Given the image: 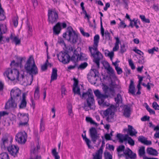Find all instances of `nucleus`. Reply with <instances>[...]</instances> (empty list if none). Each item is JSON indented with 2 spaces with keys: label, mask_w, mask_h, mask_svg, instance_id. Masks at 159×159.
<instances>
[{
  "label": "nucleus",
  "mask_w": 159,
  "mask_h": 159,
  "mask_svg": "<svg viewBox=\"0 0 159 159\" xmlns=\"http://www.w3.org/2000/svg\"><path fill=\"white\" fill-rule=\"evenodd\" d=\"M97 47L94 46L93 47H89V49L91 56L94 58L93 61L95 63L98 68H99L100 61L103 58L102 54L98 50Z\"/></svg>",
  "instance_id": "obj_6"
},
{
  "label": "nucleus",
  "mask_w": 159,
  "mask_h": 159,
  "mask_svg": "<svg viewBox=\"0 0 159 159\" xmlns=\"http://www.w3.org/2000/svg\"><path fill=\"white\" fill-rule=\"evenodd\" d=\"M150 117L147 116H145L141 118V120L142 121H146L147 120H149Z\"/></svg>",
  "instance_id": "obj_59"
},
{
  "label": "nucleus",
  "mask_w": 159,
  "mask_h": 159,
  "mask_svg": "<svg viewBox=\"0 0 159 159\" xmlns=\"http://www.w3.org/2000/svg\"><path fill=\"white\" fill-rule=\"evenodd\" d=\"M63 37L73 44H75L78 40V34L71 26L67 28V31L63 34Z\"/></svg>",
  "instance_id": "obj_5"
},
{
  "label": "nucleus",
  "mask_w": 159,
  "mask_h": 159,
  "mask_svg": "<svg viewBox=\"0 0 159 159\" xmlns=\"http://www.w3.org/2000/svg\"><path fill=\"white\" fill-rule=\"evenodd\" d=\"M66 91V89L64 86H62L61 88V95L62 97L64 95H66L65 92Z\"/></svg>",
  "instance_id": "obj_58"
},
{
  "label": "nucleus",
  "mask_w": 159,
  "mask_h": 159,
  "mask_svg": "<svg viewBox=\"0 0 159 159\" xmlns=\"http://www.w3.org/2000/svg\"><path fill=\"white\" fill-rule=\"evenodd\" d=\"M132 23L134 22V25H133V26H135L137 29L139 28V26L137 25L138 23H139L140 21H138V20H135L134 19L132 20Z\"/></svg>",
  "instance_id": "obj_54"
},
{
  "label": "nucleus",
  "mask_w": 159,
  "mask_h": 159,
  "mask_svg": "<svg viewBox=\"0 0 159 159\" xmlns=\"http://www.w3.org/2000/svg\"><path fill=\"white\" fill-rule=\"evenodd\" d=\"M24 61L23 58L22 57H20L18 59V62L15 63L14 65L15 66H20V67H21L22 63Z\"/></svg>",
  "instance_id": "obj_39"
},
{
  "label": "nucleus",
  "mask_w": 159,
  "mask_h": 159,
  "mask_svg": "<svg viewBox=\"0 0 159 159\" xmlns=\"http://www.w3.org/2000/svg\"><path fill=\"white\" fill-rule=\"evenodd\" d=\"M130 107L127 105L124 106V115L126 117H129L130 114Z\"/></svg>",
  "instance_id": "obj_22"
},
{
  "label": "nucleus",
  "mask_w": 159,
  "mask_h": 159,
  "mask_svg": "<svg viewBox=\"0 0 159 159\" xmlns=\"http://www.w3.org/2000/svg\"><path fill=\"white\" fill-rule=\"evenodd\" d=\"M80 30L81 33L84 36L88 37L90 36L89 34L88 33L85 32L82 28H80Z\"/></svg>",
  "instance_id": "obj_48"
},
{
  "label": "nucleus",
  "mask_w": 159,
  "mask_h": 159,
  "mask_svg": "<svg viewBox=\"0 0 159 159\" xmlns=\"http://www.w3.org/2000/svg\"><path fill=\"white\" fill-rule=\"evenodd\" d=\"M99 39V36L98 34L94 36L93 39V45H94V46H98Z\"/></svg>",
  "instance_id": "obj_35"
},
{
  "label": "nucleus",
  "mask_w": 159,
  "mask_h": 159,
  "mask_svg": "<svg viewBox=\"0 0 159 159\" xmlns=\"http://www.w3.org/2000/svg\"><path fill=\"white\" fill-rule=\"evenodd\" d=\"M61 29L60 23L58 22L53 27V32L55 34H58L60 33Z\"/></svg>",
  "instance_id": "obj_25"
},
{
  "label": "nucleus",
  "mask_w": 159,
  "mask_h": 159,
  "mask_svg": "<svg viewBox=\"0 0 159 159\" xmlns=\"http://www.w3.org/2000/svg\"><path fill=\"white\" fill-rule=\"evenodd\" d=\"M145 147L142 146L138 150L139 155L140 157L143 156L145 154Z\"/></svg>",
  "instance_id": "obj_33"
},
{
  "label": "nucleus",
  "mask_w": 159,
  "mask_h": 159,
  "mask_svg": "<svg viewBox=\"0 0 159 159\" xmlns=\"http://www.w3.org/2000/svg\"><path fill=\"white\" fill-rule=\"evenodd\" d=\"M25 77L24 75V73H23L22 74H21L20 77H19V79L16 80H18L19 81H25Z\"/></svg>",
  "instance_id": "obj_51"
},
{
  "label": "nucleus",
  "mask_w": 159,
  "mask_h": 159,
  "mask_svg": "<svg viewBox=\"0 0 159 159\" xmlns=\"http://www.w3.org/2000/svg\"><path fill=\"white\" fill-rule=\"evenodd\" d=\"M6 73L8 78L11 80H14L16 78L19 79V71L16 69H14L13 70L9 69Z\"/></svg>",
  "instance_id": "obj_9"
},
{
  "label": "nucleus",
  "mask_w": 159,
  "mask_h": 159,
  "mask_svg": "<svg viewBox=\"0 0 159 159\" xmlns=\"http://www.w3.org/2000/svg\"><path fill=\"white\" fill-rule=\"evenodd\" d=\"M21 91L19 89H12L10 92V98L11 99H13L15 100L19 101V99H21L20 95Z\"/></svg>",
  "instance_id": "obj_13"
},
{
  "label": "nucleus",
  "mask_w": 159,
  "mask_h": 159,
  "mask_svg": "<svg viewBox=\"0 0 159 159\" xmlns=\"http://www.w3.org/2000/svg\"><path fill=\"white\" fill-rule=\"evenodd\" d=\"M116 137L120 143H123L124 141L127 140L128 143L131 146H133L135 144L134 141L127 134L124 135L120 133L117 134Z\"/></svg>",
  "instance_id": "obj_8"
},
{
  "label": "nucleus",
  "mask_w": 159,
  "mask_h": 159,
  "mask_svg": "<svg viewBox=\"0 0 159 159\" xmlns=\"http://www.w3.org/2000/svg\"><path fill=\"white\" fill-rule=\"evenodd\" d=\"M18 116L20 118L21 121L28 122L29 120L28 114L19 113L18 114Z\"/></svg>",
  "instance_id": "obj_20"
},
{
  "label": "nucleus",
  "mask_w": 159,
  "mask_h": 159,
  "mask_svg": "<svg viewBox=\"0 0 159 159\" xmlns=\"http://www.w3.org/2000/svg\"><path fill=\"white\" fill-rule=\"evenodd\" d=\"M68 115L71 117H72L73 116V113L72 111V106L69 105L68 107Z\"/></svg>",
  "instance_id": "obj_45"
},
{
  "label": "nucleus",
  "mask_w": 159,
  "mask_h": 159,
  "mask_svg": "<svg viewBox=\"0 0 159 159\" xmlns=\"http://www.w3.org/2000/svg\"><path fill=\"white\" fill-rule=\"evenodd\" d=\"M128 133L131 136H135L137 133V132L135 130L133 127L130 125H128Z\"/></svg>",
  "instance_id": "obj_28"
},
{
  "label": "nucleus",
  "mask_w": 159,
  "mask_h": 159,
  "mask_svg": "<svg viewBox=\"0 0 159 159\" xmlns=\"http://www.w3.org/2000/svg\"><path fill=\"white\" fill-rule=\"evenodd\" d=\"M57 70L56 68H53L51 77V82L52 81L56 80L57 79Z\"/></svg>",
  "instance_id": "obj_26"
},
{
  "label": "nucleus",
  "mask_w": 159,
  "mask_h": 159,
  "mask_svg": "<svg viewBox=\"0 0 159 159\" xmlns=\"http://www.w3.org/2000/svg\"><path fill=\"white\" fill-rule=\"evenodd\" d=\"M115 100L116 102V105H119V103L122 102V99L120 93H118L116 97L115 98Z\"/></svg>",
  "instance_id": "obj_30"
},
{
  "label": "nucleus",
  "mask_w": 159,
  "mask_h": 159,
  "mask_svg": "<svg viewBox=\"0 0 159 159\" xmlns=\"http://www.w3.org/2000/svg\"><path fill=\"white\" fill-rule=\"evenodd\" d=\"M10 38L15 43L16 45H19L20 44V40L17 36L13 37L12 34H11Z\"/></svg>",
  "instance_id": "obj_29"
},
{
  "label": "nucleus",
  "mask_w": 159,
  "mask_h": 159,
  "mask_svg": "<svg viewBox=\"0 0 159 159\" xmlns=\"http://www.w3.org/2000/svg\"><path fill=\"white\" fill-rule=\"evenodd\" d=\"M9 141L8 138L6 137H4L2 139V142L1 143V148L3 150L6 149V148L9 146Z\"/></svg>",
  "instance_id": "obj_17"
},
{
  "label": "nucleus",
  "mask_w": 159,
  "mask_h": 159,
  "mask_svg": "<svg viewBox=\"0 0 159 159\" xmlns=\"http://www.w3.org/2000/svg\"><path fill=\"white\" fill-rule=\"evenodd\" d=\"M39 89L38 88H37L36 89L34 93V97L35 99H38L39 98Z\"/></svg>",
  "instance_id": "obj_44"
},
{
  "label": "nucleus",
  "mask_w": 159,
  "mask_h": 159,
  "mask_svg": "<svg viewBox=\"0 0 159 159\" xmlns=\"http://www.w3.org/2000/svg\"><path fill=\"white\" fill-rule=\"evenodd\" d=\"M120 51V52L122 53L126 51V49L125 48V45L124 44H123L122 45H121Z\"/></svg>",
  "instance_id": "obj_57"
},
{
  "label": "nucleus",
  "mask_w": 159,
  "mask_h": 159,
  "mask_svg": "<svg viewBox=\"0 0 159 159\" xmlns=\"http://www.w3.org/2000/svg\"><path fill=\"white\" fill-rule=\"evenodd\" d=\"M139 17L143 21L148 23H149L150 22L149 19H146L144 16L140 15Z\"/></svg>",
  "instance_id": "obj_46"
},
{
  "label": "nucleus",
  "mask_w": 159,
  "mask_h": 159,
  "mask_svg": "<svg viewBox=\"0 0 159 159\" xmlns=\"http://www.w3.org/2000/svg\"><path fill=\"white\" fill-rule=\"evenodd\" d=\"M57 56L59 60L64 64L68 63L70 61V57L67 51L61 52V57L60 58H59V54H57Z\"/></svg>",
  "instance_id": "obj_10"
},
{
  "label": "nucleus",
  "mask_w": 159,
  "mask_h": 159,
  "mask_svg": "<svg viewBox=\"0 0 159 159\" xmlns=\"http://www.w3.org/2000/svg\"><path fill=\"white\" fill-rule=\"evenodd\" d=\"M25 133L21 132L17 134L16 136V141L20 143H25L26 141L25 137Z\"/></svg>",
  "instance_id": "obj_16"
},
{
  "label": "nucleus",
  "mask_w": 159,
  "mask_h": 159,
  "mask_svg": "<svg viewBox=\"0 0 159 159\" xmlns=\"http://www.w3.org/2000/svg\"><path fill=\"white\" fill-rule=\"evenodd\" d=\"M89 74L94 75L95 76H98V77L99 75L98 70L95 69H91L90 71Z\"/></svg>",
  "instance_id": "obj_36"
},
{
  "label": "nucleus",
  "mask_w": 159,
  "mask_h": 159,
  "mask_svg": "<svg viewBox=\"0 0 159 159\" xmlns=\"http://www.w3.org/2000/svg\"><path fill=\"white\" fill-rule=\"evenodd\" d=\"M128 62L129 66L131 67V68L132 70H134L135 68V67L131 59H129Z\"/></svg>",
  "instance_id": "obj_49"
},
{
  "label": "nucleus",
  "mask_w": 159,
  "mask_h": 159,
  "mask_svg": "<svg viewBox=\"0 0 159 159\" xmlns=\"http://www.w3.org/2000/svg\"><path fill=\"white\" fill-rule=\"evenodd\" d=\"M26 94L25 93H23L22 94V99L20 103L19 106L20 109L24 108L26 106Z\"/></svg>",
  "instance_id": "obj_18"
},
{
  "label": "nucleus",
  "mask_w": 159,
  "mask_h": 159,
  "mask_svg": "<svg viewBox=\"0 0 159 159\" xmlns=\"http://www.w3.org/2000/svg\"><path fill=\"white\" fill-rule=\"evenodd\" d=\"M138 141L146 145H150L152 144L151 141L147 140V138L143 136H140L138 138Z\"/></svg>",
  "instance_id": "obj_19"
},
{
  "label": "nucleus",
  "mask_w": 159,
  "mask_h": 159,
  "mask_svg": "<svg viewBox=\"0 0 159 159\" xmlns=\"http://www.w3.org/2000/svg\"><path fill=\"white\" fill-rule=\"evenodd\" d=\"M108 89V88L107 86H106L104 89L103 91L105 94L101 93L98 89H97L94 92L95 95L98 98V102L101 106L108 107L110 105L108 100L107 99V101L106 100V99H107L109 97V95L106 94Z\"/></svg>",
  "instance_id": "obj_4"
},
{
  "label": "nucleus",
  "mask_w": 159,
  "mask_h": 159,
  "mask_svg": "<svg viewBox=\"0 0 159 159\" xmlns=\"http://www.w3.org/2000/svg\"><path fill=\"white\" fill-rule=\"evenodd\" d=\"M135 87L134 85V82L131 80L130 83L129 87V92L133 95H135Z\"/></svg>",
  "instance_id": "obj_27"
},
{
  "label": "nucleus",
  "mask_w": 159,
  "mask_h": 159,
  "mask_svg": "<svg viewBox=\"0 0 159 159\" xmlns=\"http://www.w3.org/2000/svg\"><path fill=\"white\" fill-rule=\"evenodd\" d=\"M99 13L100 14L101 16V17L100 18L101 24V33L102 36L103 37L104 36V29L102 26V17L103 16V14L101 12H99Z\"/></svg>",
  "instance_id": "obj_32"
},
{
  "label": "nucleus",
  "mask_w": 159,
  "mask_h": 159,
  "mask_svg": "<svg viewBox=\"0 0 159 159\" xmlns=\"http://www.w3.org/2000/svg\"><path fill=\"white\" fill-rule=\"evenodd\" d=\"M25 68L28 73L31 75V76H27L26 77L27 80V85H30L33 80V75H36L38 73V70L35 62L31 63V57H30L27 60L26 63L25 65Z\"/></svg>",
  "instance_id": "obj_2"
},
{
  "label": "nucleus",
  "mask_w": 159,
  "mask_h": 159,
  "mask_svg": "<svg viewBox=\"0 0 159 159\" xmlns=\"http://www.w3.org/2000/svg\"><path fill=\"white\" fill-rule=\"evenodd\" d=\"M97 77H98V76H95L94 75L88 74V79L89 81L91 84H96V82L97 80L98 79Z\"/></svg>",
  "instance_id": "obj_24"
},
{
  "label": "nucleus",
  "mask_w": 159,
  "mask_h": 159,
  "mask_svg": "<svg viewBox=\"0 0 159 159\" xmlns=\"http://www.w3.org/2000/svg\"><path fill=\"white\" fill-rule=\"evenodd\" d=\"M7 150L11 155L15 157L17 156V154L19 152V148L17 146L11 145L7 147Z\"/></svg>",
  "instance_id": "obj_14"
},
{
  "label": "nucleus",
  "mask_w": 159,
  "mask_h": 159,
  "mask_svg": "<svg viewBox=\"0 0 159 159\" xmlns=\"http://www.w3.org/2000/svg\"><path fill=\"white\" fill-rule=\"evenodd\" d=\"M115 107L114 105L111 106L109 108L103 112V114L105 116H107V120L109 122H112L114 120V116Z\"/></svg>",
  "instance_id": "obj_7"
},
{
  "label": "nucleus",
  "mask_w": 159,
  "mask_h": 159,
  "mask_svg": "<svg viewBox=\"0 0 159 159\" xmlns=\"http://www.w3.org/2000/svg\"><path fill=\"white\" fill-rule=\"evenodd\" d=\"M28 126V122L21 121L19 124V126Z\"/></svg>",
  "instance_id": "obj_60"
},
{
  "label": "nucleus",
  "mask_w": 159,
  "mask_h": 159,
  "mask_svg": "<svg viewBox=\"0 0 159 159\" xmlns=\"http://www.w3.org/2000/svg\"><path fill=\"white\" fill-rule=\"evenodd\" d=\"M124 145H119L117 148L118 156L119 158L122 157H125V159H135L136 157V153H134L132 151L128 148L125 149Z\"/></svg>",
  "instance_id": "obj_3"
},
{
  "label": "nucleus",
  "mask_w": 159,
  "mask_h": 159,
  "mask_svg": "<svg viewBox=\"0 0 159 159\" xmlns=\"http://www.w3.org/2000/svg\"><path fill=\"white\" fill-rule=\"evenodd\" d=\"M81 56H80V57H79L77 56H75V55H73L72 57L71 58L70 57V60L74 62L75 63H76V62L78 60H81Z\"/></svg>",
  "instance_id": "obj_34"
},
{
  "label": "nucleus",
  "mask_w": 159,
  "mask_h": 159,
  "mask_svg": "<svg viewBox=\"0 0 159 159\" xmlns=\"http://www.w3.org/2000/svg\"><path fill=\"white\" fill-rule=\"evenodd\" d=\"M73 80L74 83L73 90L75 94H78L82 98H86V101L84 102L83 107L86 111H89L88 107L90 109H93L92 107L94 104L95 100L92 89H89L87 92H83L81 95L80 93V89L78 87V80L75 78H73Z\"/></svg>",
  "instance_id": "obj_1"
},
{
  "label": "nucleus",
  "mask_w": 159,
  "mask_h": 159,
  "mask_svg": "<svg viewBox=\"0 0 159 159\" xmlns=\"http://www.w3.org/2000/svg\"><path fill=\"white\" fill-rule=\"evenodd\" d=\"M152 106L155 110H159V105L157 102H154L152 103Z\"/></svg>",
  "instance_id": "obj_52"
},
{
  "label": "nucleus",
  "mask_w": 159,
  "mask_h": 159,
  "mask_svg": "<svg viewBox=\"0 0 159 159\" xmlns=\"http://www.w3.org/2000/svg\"><path fill=\"white\" fill-rule=\"evenodd\" d=\"M104 157L105 159H112V155L110 152H107L104 153Z\"/></svg>",
  "instance_id": "obj_43"
},
{
  "label": "nucleus",
  "mask_w": 159,
  "mask_h": 159,
  "mask_svg": "<svg viewBox=\"0 0 159 159\" xmlns=\"http://www.w3.org/2000/svg\"><path fill=\"white\" fill-rule=\"evenodd\" d=\"M82 137L83 140H84L86 142L87 145L88 146V147L90 148V145L89 144V143H91L90 140L86 137L85 134L84 135L82 134Z\"/></svg>",
  "instance_id": "obj_38"
},
{
  "label": "nucleus",
  "mask_w": 159,
  "mask_h": 159,
  "mask_svg": "<svg viewBox=\"0 0 159 159\" xmlns=\"http://www.w3.org/2000/svg\"><path fill=\"white\" fill-rule=\"evenodd\" d=\"M88 64L86 62H84L80 64L78 67L79 69L82 70L88 66Z\"/></svg>",
  "instance_id": "obj_42"
},
{
  "label": "nucleus",
  "mask_w": 159,
  "mask_h": 159,
  "mask_svg": "<svg viewBox=\"0 0 159 159\" xmlns=\"http://www.w3.org/2000/svg\"><path fill=\"white\" fill-rule=\"evenodd\" d=\"M48 65L46 64H44L42 65L41 67V69L42 71H45L47 69Z\"/></svg>",
  "instance_id": "obj_64"
},
{
  "label": "nucleus",
  "mask_w": 159,
  "mask_h": 159,
  "mask_svg": "<svg viewBox=\"0 0 159 159\" xmlns=\"http://www.w3.org/2000/svg\"><path fill=\"white\" fill-rule=\"evenodd\" d=\"M125 17L127 19L129 20L130 21V24L129 26H131L132 28H133V23H132V20L130 19L129 16L128 15V14H126V15Z\"/></svg>",
  "instance_id": "obj_55"
},
{
  "label": "nucleus",
  "mask_w": 159,
  "mask_h": 159,
  "mask_svg": "<svg viewBox=\"0 0 159 159\" xmlns=\"http://www.w3.org/2000/svg\"><path fill=\"white\" fill-rule=\"evenodd\" d=\"M40 129L41 131H43L44 130V124L43 122V118H42L40 121Z\"/></svg>",
  "instance_id": "obj_50"
},
{
  "label": "nucleus",
  "mask_w": 159,
  "mask_h": 159,
  "mask_svg": "<svg viewBox=\"0 0 159 159\" xmlns=\"http://www.w3.org/2000/svg\"><path fill=\"white\" fill-rule=\"evenodd\" d=\"M27 28L28 29V33L29 35H30V33L32 31V29L31 27L30 26V25L28 24V23H27Z\"/></svg>",
  "instance_id": "obj_62"
},
{
  "label": "nucleus",
  "mask_w": 159,
  "mask_h": 159,
  "mask_svg": "<svg viewBox=\"0 0 159 159\" xmlns=\"http://www.w3.org/2000/svg\"><path fill=\"white\" fill-rule=\"evenodd\" d=\"M146 152L148 155L154 156H157L158 153L156 149L152 147L147 148Z\"/></svg>",
  "instance_id": "obj_21"
},
{
  "label": "nucleus",
  "mask_w": 159,
  "mask_h": 159,
  "mask_svg": "<svg viewBox=\"0 0 159 159\" xmlns=\"http://www.w3.org/2000/svg\"><path fill=\"white\" fill-rule=\"evenodd\" d=\"M105 66H104L105 69L107 70V73L108 74H113L114 73V70L111 67L107 61L105 62Z\"/></svg>",
  "instance_id": "obj_23"
},
{
  "label": "nucleus",
  "mask_w": 159,
  "mask_h": 159,
  "mask_svg": "<svg viewBox=\"0 0 159 159\" xmlns=\"http://www.w3.org/2000/svg\"><path fill=\"white\" fill-rule=\"evenodd\" d=\"M102 144L100 148H99V149H98L97 151V152L102 154L103 149V147L105 146V140L104 139L103 137L102 136Z\"/></svg>",
  "instance_id": "obj_40"
},
{
  "label": "nucleus",
  "mask_w": 159,
  "mask_h": 159,
  "mask_svg": "<svg viewBox=\"0 0 159 159\" xmlns=\"http://www.w3.org/2000/svg\"><path fill=\"white\" fill-rule=\"evenodd\" d=\"M150 83L149 82H148L147 84H145L144 83H143L142 84L143 86H144L145 87H146L148 90H150L151 89L150 86Z\"/></svg>",
  "instance_id": "obj_61"
},
{
  "label": "nucleus",
  "mask_w": 159,
  "mask_h": 159,
  "mask_svg": "<svg viewBox=\"0 0 159 159\" xmlns=\"http://www.w3.org/2000/svg\"><path fill=\"white\" fill-rule=\"evenodd\" d=\"M0 159H10L9 155L7 152H3L0 154Z\"/></svg>",
  "instance_id": "obj_41"
},
{
  "label": "nucleus",
  "mask_w": 159,
  "mask_h": 159,
  "mask_svg": "<svg viewBox=\"0 0 159 159\" xmlns=\"http://www.w3.org/2000/svg\"><path fill=\"white\" fill-rule=\"evenodd\" d=\"M13 23L14 26L16 27L18 25V17H15L13 20Z\"/></svg>",
  "instance_id": "obj_56"
},
{
  "label": "nucleus",
  "mask_w": 159,
  "mask_h": 159,
  "mask_svg": "<svg viewBox=\"0 0 159 159\" xmlns=\"http://www.w3.org/2000/svg\"><path fill=\"white\" fill-rule=\"evenodd\" d=\"M48 18L49 22L53 24L57 21L58 17L56 11L51 10H48Z\"/></svg>",
  "instance_id": "obj_11"
},
{
  "label": "nucleus",
  "mask_w": 159,
  "mask_h": 159,
  "mask_svg": "<svg viewBox=\"0 0 159 159\" xmlns=\"http://www.w3.org/2000/svg\"><path fill=\"white\" fill-rule=\"evenodd\" d=\"M133 51L135 52L136 53L139 54V55H141L142 54L143 55V53L141 52L140 50L137 49H135L133 50Z\"/></svg>",
  "instance_id": "obj_63"
},
{
  "label": "nucleus",
  "mask_w": 159,
  "mask_h": 159,
  "mask_svg": "<svg viewBox=\"0 0 159 159\" xmlns=\"http://www.w3.org/2000/svg\"><path fill=\"white\" fill-rule=\"evenodd\" d=\"M115 69L117 71V73L119 75L120 74L123 72L122 69L118 66L115 67Z\"/></svg>",
  "instance_id": "obj_53"
},
{
  "label": "nucleus",
  "mask_w": 159,
  "mask_h": 159,
  "mask_svg": "<svg viewBox=\"0 0 159 159\" xmlns=\"http://www.w3.org/2000/svg\"><path fill=\"white\" fill-rule=\"evenodd\" d=\"M89 132L91 140L94 143H95L97 140L100 138L99 134L98 133L97 129L94 127L91 128Z\"/></svg>",
  "instance_id": "obj_12"
},
{
  "label": "nucleus",
  "mask_w": 159,
  "mask_h": 159,
  "mask_svg": "<svg viewBox=\"0 0 159 159\" xmlns=\"http://www.w3.org/2000/svg\"><path fill=\"white\" fill-rule=\"evenodd\" d=\"M158 50V48L157 47H154L153 48L149 49L148 50V52L150 54H153L155 51L157 52Z\"/></svg>",
  "instance_id": "obj_47"
},
{
  "label": "nucleus",
  "mask_w": 159,
  "mask_h": 159,
  "mask_svg": "<svg viewBox=\"0 0 159 159\" xmlns=\"http://www.w3.org/2000/svg\"><path fill=\"white\" fill-rule=\"evenodd\" d=\"M53 156L54 157L55 159H60V157L58 155V153L56 151V148L53 149L52 151Z\"/></svg>",
  "instance_id": "obj_37"
},
{
  "label": "nucleus",
  "mask_w": 159,
  "mask_h": 159,
  "mask_svg": "<svg viewBox=\"0 0 159 159\" xmlns=\"http://www.w3.org/2000/svg\"><path fill=\"white\" fill-rule=\"evenodd\" d=\"M18 100H15L13 99H11L10 98L6 103L5 107L6 109H8L11 108H16L17 107V102Z\"/></svg>",
  "instance_id": "obj_15"
},
{
  "label": "nucleus",
  "mask_w": 159,
  "mask_h": 159,
  "mask_svg": "<svg viewBox=\"0 0 159 159\" xmlns=\"http://www.w3.org/2000/svg\"><path fill=\"white\" fill-rule=\"evenodd\" d=\"M102 154L97 152L95 154H93L92 159H102Z\"/></svg>",
  "instance_id": "obj_31"
}]
</instances>
